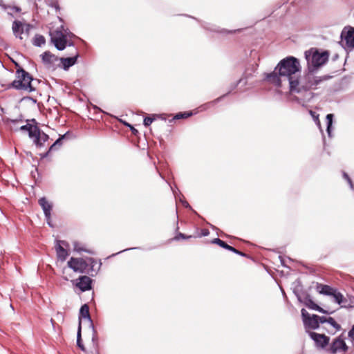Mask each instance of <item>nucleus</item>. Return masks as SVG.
<instances>
[{"instance_id":"25","label":"nucleus","mask_w":354,"mask_h":354,"mask_svg":"<svg viewBox=\"0 0 354 354\" xmlns=\"http://www.w3.org/2000/svg\"><path fill=\"white\" fill-rule=\"evenodd\" d=\"M46 39L43 35H36L33 44L36 46H41L45 44Z\"/></svg>"},{"instance_id":"10","label":"nucleus","mask_w":354,"mask_h":354,"mask_svg":"<svg viewBox=\"0 0 354 354\" xmlns=\"http://www.w3.org/2000/svg\"><path fill=\"white\" fill-rule=\"evenodd\" d=\"M92 279L88 276H80L73 283L82 292H85L91 289Z\"/></svg>"},{"instance_id":"28","label":"nucleus","mask_w":354,"mask_h":354,"mask_svg":"<svg viewBox=\"0 0 354 354\" xmlns=\"http://www.w3.org/2000/svg\"><path fill=\"white\" fill-rule=\"evenodd\" d=\"M333 118V114H328L326 115L327 132H328V134L329 136H330Z\"/></svg>"},{"instance_id":"42","label":"nucleus","mask_w":354,"mask_h":354,"mask_svg":"<svg viewBox=\"0 0 354 354\" xmlns=\"http://www.w3.org/2000/svg\"><path fill=\"white\" fill-rule=\"evenodd\" d=\"M308 95H312V93H308ZM312 97V96H310V97Z\"/></svg>"},{"instance_id":"8","label":"nucleus","mask_w":354,"mask_h":354,"mask_svg":"<svg viewBox=\"0 0 354 354\" xmlns=\"http://www.w3.org/2000/svg\"><path fill=\"white\" fill-rule=\"evenodd\" d=\"M347 350L348 346H346L343 337V335L342 334L333 339L329 348L327 349V351L330 354H337V353L340 352L345 353L347 351Z\"/></svg>"},{"instance_id":"13","label":"nucleus","mask_w":354,"mask_h":354,"mask_svg":"<svg viewBox=\"0 0 354 354\" xmlns=\"http://www.w3.org/2000/svg\"><path fill=\"white\" fill-rule=\"evenodd\" d=\"M64 246H68V244L65 241H57V244L55 245L56 252L58 259L62 261H64L68 256V252L64 248Z\"/></svg>"},{"instance_id":"7","label":"nucleus","mask_w":354,"mask_h":354,"mask_svg":"<svg viewBox=\"0 0 354 354\" xmlns=\"http://www.w3.org/2000/svg\"><path fill=\"white\" fill-rule=\"evenodd\" d=\"M30 138L32 140L36 148L41 149L46 146V144L49 140V136L38 127L35 130L34 136H30Z\"/></svg>"},{"instance_id":"41","label":"nucleus","mask_w":354,"mask_h":354,"mask_svg":"<svg viewBox=\"0 0 354 354\" xmlns=\"http://www.w3.org/2000/svg\"><path fill=\"white\" fill-rule=\"evenodd\" d=\"M88 261L91 262V261H93V259L90 258V259H88Z\"/></svg>"},{"instance_id":"1","label":"nucleus","mask_w":354,"mask_h":354,"mask_svg":"<svg viewBox=\"0 0 354 354\" xmlns=\"http://www.w3.org/2000/svg\"><path fill=\"white\" fill-rule=\"evenodd\" d=\"M301 66L299 60L292 56L281 60L273 72L266 74V80L270 84L281 86L282 80H287L291 92L300 93L299 76Z\"/></svg>"},{"instance_id":"6","label":"nucleus","mask_w":354,"mask_h":354,"mask_svg":"<svg viewBox=\"0 0 354 354\" xmlns=\"http://www.w3.org/2000/svg\"><path fill=\"white\" fill-rule=\"evenodd\" d=\"M304 325L306 329L315 330L319 328L317 315H310L304 308L301 310Z\"/></svg>"},{"instance_id":"17","label":"nucleus","mask_w":354,"mask_h":354,"mask_svg":"<svg viewBox=\"0 0 354 354\" xmlns=\"http://www.w3.org/2000/svg\"><path fill=\"white\" fill-rule=\"evenodd\" d=\"M82 319H86L90 322V325L93 328V335H95L96 330H95L93 321L91 319V317L89 314V307L87 304H84L82 306L80 310V315H79V322H81Z\"/></svg>"},{"instance_id":"4","label":"nucleus","mask_w":354,"mask_h":354,"mask_svg":"<svg viewBox=\"0 0 354 354\" xmlns=\"http://www.w3.org/2000/svg\"><path fill=\"white\" fill-rule=\"evenodd\" d=\"M312 73L313 72L310 71V73L305 76V83L301 86V87L299 86L301 91L304 90L305 91H308L312 88H315L316 86L322 82L327 80V77L326 76L316 77L314 76Z\"/></svg>"},{"instance_id":"18","label":"nucleus","mask_w":354,"mask_h":354,"mask_svg":"<svg viewBox=\"0 0 354 354\" xmlns=\"http://www.w3.org/2000/svg\"><path fill=\"white\" fill-rule=\"evenodd\" d=\"M212 243H214V244H217L219 246H221V248H225L227 250H230L236 254H239L240 256H242V257H245L246 254L238 250H236V248H233L232 246H230L228 244H227L225 241H222L221 239H220L219 238H216V239H214L212 241Z\"/></svg>"},{"instance_id":"29","label":"nucleus","mask_w":354,"mask_h":354,"mask_svg":"<svg viewBox=\"0 0 354 354\" xmlns=\"http://www.w3.org/2000/svg\"><path fill=\"white\" fill-rule=\"evenodd\" d=\"M192 115V112L178 113L174 116V119L187 118Z\"/></svg>"},{"instance_id":"9","label":"nucleus","mask_w":354,"mask_h":354,"mask_svg":"<svg viewBox=\"0 0 354 354\" xmlns=\"http://www.w3.org/2000/svg\"><path fill=\"white\" fill-rule=\"evenodd\" d=\"M68 266L75 272L84 273L86 271L88 264L82 258L71 257L68 261Z\"/></svg>"},{"instance_id":"26","label":"nucleus","mask_w":354,"mask_h":354,"mask_svg":"<svg viewBox=\"0 0 354 354\" xmlns=\"http://www.w3.org/2000/svg\"><path fill=\"white\" fill-rule=\"evenodd\" d=\"M330 296L333 297L335 302H337L338 304H341L343 302V295L339 292H337L336 289H334V290L333 291V294Z\"/></svg>"},{"instance_id":"30","label":"nucleus","mask_w":354,"mask_h":354,"mask_svg":"<svg viewBox=\"0 0 354 354\" xmlns=\"http://www.w3.org/2000/svg\"><path fill=\"white\" fill-rule=\"evenodd\" d=\"M343 176L344 178L347 180L348 183L350 185V187L353 189H354V185L353 184V182L351 180V179L350 178V177L348 176V175L346 173V172H343Z\"/></svg>"},{"instance_id":"37","label":"nucleus","mask_w":354,"mask_h":354,"mask_svg":"<svg viewBox=\"0 0 354 354\" xmlns=\"http://www.w3.org/2000/svg\"><path fill=\"white\" fill-rule=\"evenodd\" d=\"M74 249H75L76 251H78V252H80V251H85L83 248H78V247H77V244H76V243H75V245H74Z\"/></svg>"},{"instance_id":"36","label":"nucleus","mask_w":354,"mask_h":354,"mask_svg":"<svg viewBox=\"0 0 354 354\" xmlns=\"http://www.w3.org/2000/svg\"><path fill=\"white\" fill-rule=\"evenodd\" d=\"M12 63L15 64V67H16V71L17 70H19V69H24L18 62L14 61L13 59H12Z\"/></svg>"},{"instance_id":"33","label":"nucleus","mask_w":354,"mask_h":354,"mask_svg":"<svg viewBox=\"0 0 354 354\" xmlns=\"http://www.w3.org/2000/svg\"><path fill=\"white\" fill-rule=\"evenodd\" d=\"M348 336L351 341H354V325L351 329L348 331Z\"/></svg>"},{"instance_id":"24","label":"nucleus","mask_w":354,"mask_h":354,"mask_svg":"<svg viewBox=\"0 0 354 354\" xmlns=\"http://www.w3.org/2000/svg\"><path fill=\"white\" fill-rule=\"evenodd\" d=\"M81 330H82V326H81V322H80L79 325H78L77 332V346L82 351H85L86 349H85V347L82 341Z\"/></svg>"},{"instance_id":"14","label":"nucleus","mask_w":354,"mask_h":354,"mask_svg":"<svg viewBox=\"0 0 354 354\" xmlns=\"http://www.w3.org/2000/svg\"><path fill=\"white\" fill-rule=\"evenodd\" d=\"M25 27L26 30L28 31L30 27L29 24H24L21 21L18 20L14 21L12 23V29L15 36L21 39V35L24 33Z\"/></svg>"},{"instance_id":"31","label":"nucleus","mask_w":354,"mask_h":354,"mask_svg":"<svg viewBox=\"0 0 354 354\" xmlns=\"http://www.w3.org/2000/svg\"><path fill=\"white\" fill-rule=\"evenodd\" d=\"M153 120H154V118H152L150 117H146L144 119L143 124L145 126L149 127V125H151V124L153 122Z\"/></svg>"},{"instance_id":"15","label":"nucleus","mask_w":354,"mask_h":354,"mask_svg":"<svg viewBox=\"0 0 354 354\" xmlns=\"http://www.w3.org/2000/svg\"><path fill=\"white\" fill-rule=\"evenodd\" d=\"M38 203L44 211L47 223L50 226H52L50 224V216H51L50 212L52 210V205L47 201V200L45 197L41 198L39 200Z\"/></svg>"},{"instance_id":"32","label":"nucleus","mask_w":354,"mask_h":354,"mask_svg":"<svg viewBox=\"0 0 354 354\" xmlns=\"http://www.w3.org/2000/svg\"><path fill=\"white\" fill-rule=\"evenodd\" d=\"M317 321H318L319 325L320 324L327 323L328 317H324V316L320 317V316L318 315Z\"/></svg>"},{"instance_id":"5","label":"nucleus","mask_w":354,"mask_h":354,"mask_svg":"<svg viewBox=\"0 0 354 354\" xmlns=\"http://www.w3.org/2000/svg\"><path fill=\"white\" fill-rule=\"evenodd\" d=\"M50 40L55 48L59 50H64L67 44L66 35L61 30L50 32Z\"/></svg>"},{"instance_id":"11","label":"nucleus","mask_w":354,"mask_h":354,"mask_svg":"<svg viewBox=\"0 0 354 354\" xmlns=\"http://www.w3.org/2000/svg\"><path fill=\"white\" fill-rule=\"evenodd\" d=\"M310 337L315 342L317 347L325 348L329 343L330 338L324 334H319L315 332H308Z\"/></svg>"},{"instance_id":"38","label":"nucleus","mask_w":354,"mask_h":354,"mask_svg":"<svg viewBox=\"0 0 354 354\" xmlns=\"http://www.w3.org/2000/svg\"><path fill=\"white\" fill-rule=\"evenodd\" d=\"M21 120H10V122L12 123V124H16V123H18L19 122H21Z\"/></svg>"},{"instance_id":"3","label":"nucleus","mask_w":354,"mask_h":354,"mask_svg":"<svg viewBox=\"0 0 354 354\" xmlns=\"http://www.w3.org/2000/svg\"><path fill=\"white\" fill-rule=\"evenodd\" d=\"M305 56L308 62L309 71L313 72L328 62L329 55L327 51L321 53L317 51L313 53L310 51H306Z\"/></svg>"},{"instance_id":"12","label":"nucleus","mask_w":354,"mask_h":354,"mask_svg":"<svg viewBox=\"0 0 354 354\" xmlns=\"http://www.w3.org/2000/svg\"><path fill=\"white\" fill-rule=\"evenodd\" d=\"M341 37L344 39L348 47L354 48V28H344L342 32Z\"/></svg>"},{"instance_id":"2","label":"nucleus","mask_w":354,"mask_h":354,"mask_svg":"<svg viewBox=\"0 0 354 354\" xmlns=\"http://www.w3.org/2000/svg\"><path fill=\"white\" fill-rule=\"evenodd\" d=\"M39 83V81L34 79L29 73L24 69H19L16 71L15 80L8 85V88L30 93L36 90L35 84Z\"/></svg>"},{"instance_id":"27","label":"nucleus","mask_w":354,"mask_h":354,"mask_svg":"<svg viewBox=\"0 0 354 354\" xmlns=\"http://www.w3.org/2000/svg\"><path fill=\"white\" fill-rule=\"evenodd\" d=\"M327 323H328L330 325H331L335 329V331L333 334H334L337 331L340 330L342 328L340 324L337 323L335 322V320L331 317H328Z\"/></svg>"},{"instance_id":"34","label":"nucleus","mask_w":354,"mask_h":354,"mask_svg":"<svg viewBox=\"0 0 354 354\" xmlns=\"http://www.w3.org/2000/svg\"><path fill=\"white\" fill-rule=\"evenodd\" d=\"M191 237H192L191 236H187L185 234H184L183 233H179L178 235L176 236L175 239L176 240H178L180 238L183 239H189V238H191Z\"/></svg>"},{"instance_id":"39","label":"nucleus","mask_w":354,"mask_h":354,"mask_svg":"<svg viewBox=\"0 0 354 354\" xmlns=\"http://www.w3.org/2000/svg\"><path fill=\"white\" fill-rule=\"evenodd\" d=\"M208 234H209L208 230H205V232H204L203 233V236H207Z\"/></svg>"},{"instance_id":"19","label":"nucleus","mask_w":354,"mask_h":354,"mask_svg":"<svg viewBox=\"0 0 354 354\" xmlns=\"http://www.w3.org/2000/svg\"><path fill=\"white\" fill-rule=\"evenodd\" d=\"M304 305L308 308L309 309L317 310L319 313H324V314H329V313L325 310H324L322 308H321L319 306L316 304L313 299H311L310 295H306L304 297Z\"/></svg>"},{"instance_id":"40","label":"nucleus","mask_w":354,"mask_h":354,"mask_svg":"<svg viewBox=\"0 0 354 354\" xmlns=\"http://www.w3.org/2000/svg\"><path fill=\"white\" fill-rule=\"evenodd\" d=\"M131 131H132V132H133V133H135V132H137V130H136L135 128H133V127H131Z\"/></svg>"},{"instance_id":"35","label":"nucleus","mask_w":354,"mask_h":354,"mask_svg":"<svg viewBox=\"0 0 354 354\" xmlns=\"http://www.w3.org/2000/svg\"><path fill=\"white\" fill-rule=\"evenodd\" d=\"M12 63L15 64V67H16V71L17 70H19V69H24L18 62L14 61L13 59H12Z\"/></svg>"},{"instance_id":"16","label":"nucleus","mask_w":354,"mask_h":354,"mask_svg":"<svg viewBox=\"0 0 354 354\" xmlns=\"http://www.w3.org/2000/svg\"><path fill=\"white\" fill-rule=\"evenodd\" d=\"M44 64L48 68H54L55 62L58 58L49 51H46L41 55Z\"/></svg>"},{"instance_id":"22","label":"nucleus","mask_w":354,"mask_h":354,"mask_svg":"<svg viewBox=\"0 0 354 354\" xmlns=\"http://www.w3.org/2000/svg\"><path fill=\"white\" fill-rule=\"evenodd\" d=\"M65 135L62 136V137L59 138L53 145H50L48 150L43 153L41 154V158H44L48 156V153L54 150H56L58 147H59L62 144V140L64 138Z\"/></svg>"},{"instance_id":"20","label":"nucleus","mask_w":354,"mask_h":354,"mask_svg":"<svg viewBox=\"0 0 354 354\" xmlns=\"http://www.w3.org/2000/svg\"><path fill=\"white\" fill-rule=\"evenodd\" d=\"M79 54L77 52H76L75 55L73 57L60 58L59 60L61 64H62V68L64 70H68L71 66H73L76 63Z\"/></svg>"},{"instance_id":"21","label":"nucleus","mask_w":354,"mask_h":354,"mask_svg":"<svg viewBox=\"0 0 354 354\" xmlns=\"http://www.w3.org/2000/svg\"><path fill=\"white\" fill-rule=\"evenodd\" d=\"M316 290L322 295H329L330 296L333 294V291L334 288L330 287V286L317 283L316 285Z\"/></svg>"},{"instance_id":"23","label":"nucleus","mask_w":354,"mask_h":354,"mask_svg":"<svg viewBox=\"0 0 354 354\" xmlns=\"http://www.w3.org/2000/svg\"><path fill=\"white\" fill-rule=\"evenodd\" d=\"M38 128L36 125H32L30 124H27L25 125H22L20 127L19 130L22 131H27L28 133L29 138L30 136H34V133L35 132V130Z\"/></svg>"}]
</instances>
